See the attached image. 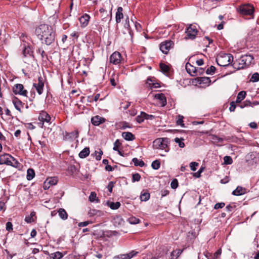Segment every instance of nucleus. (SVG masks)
<instances>
[{
	"instance_id": "1",
	"label": "nucleus",
	"mask_w": 259,
	"mask_h": 259,
	"mask_svg": "<svg viewBox=\"0 0 259 259\" xmlns=\"http://www.w3.org/2000/svg\"><path fill=\"white\" fill-rule=\"evenodd\" d=\"M35 34L42 44L50 45L54 42L55 34L51 26L41 24L35 29Z\"/></svg>"
},
{
	"instance_id": "2",
	"label": "nucleus",
	"mask_w": 259,
	"mask_h": 259,
	"mask_svg": "<svg viewBox=\"0 0 259 259\" xmlns=\"http://www.w3.org/2000/svg\"><path fill=\"white\" fill-rule=\"evenodd\" d=\"M169 139L167 138H159L153 142V147L155 149L164 150L165 152L169 151L168 144Z\"/></svg>"
},
{
	"instance_id": "3",
	"label": "nucleus",
	"mask_w": 259,
	"mask_h": 259,
	"mask_svg": "<svg viewBox=\"0 0 259 259\" xmlns=\"http://www.w3.org/2000/svg\"><path fill=\"white\" fill-rule=\"evenodd\" d=\"M233 60V57L230 54H220L216 58L217 64L220 66H228Z\"/></svg>"
},
{
	"instance_id": "4",
	"label": "nucleus",
	"mask_w": 259,
	"mask_h": 259,
	"mask_svg": "<svg viewBox=\"0 0 259 259\" xmlns=\"http://www.w3.org/2000/svg\"><path fill=\"white\" fill-rule=\"evenodd\" d=\"M186 69L187 72L192 76H196L198 74H200L203 71V69L202 68H198L197 69L196 67L193 66L189 63H187L186 64Z\"/></svg>"
},
{
	"instance_id": "5",
	"label": "nucleus",
	"mask_w": 259,
	"mask_h": 259,
	"mask_svg": "<svg viewBox=\"0 0 259 259\" xmlns=\"http://www.w3.org/2000/svg\"><path fill=\"white\" fill-rule=\"evenodd\" d=\"M253 57L251 55H246L242 56L239 60V64L242 66L240 68L248 66L252 63Z\"/></svg>"
},
{
	"instance_id": "6",
	"label": "nucleus",
	"mask_w": 259,
	"mask_h": 259,
	"mask_svg": "<svg viewBox=\"0 0 259 259\" xmlns=\"http://www.w3.org/2000/svg\"><path fill=\"white\" fill-rule=\"evenodd\" d=\"M238 11L239 13L244 15H251L253 13V7L249 5H243L241 6L239 9Z\"/></svg>"
},
{
	"instance_id": "7",
	"label": "nucleus",
	"mask_w": 259,
	"mask_h": 259,
	"mask_svg": "<svg viewBox=\"0 0 259 259\" xmlns=\"http://www.w3.org/2000/svg\"><path fill=\"white\" fill-rule=\"evenodd\" d=\"M197 32L198 31L195 26L191 25L186 31V36L185 38L193 39L195 38Z\"/></svg>"
},
{
	"instance_id": "8",
	"label": "nucleus",
	"mask_w": 259,
	"mask_h": 259,
	"mask_svg": "<svg viewBox=\"0 0 259 259\" xmlns=\"http://www.w3.org/2000/svg\"><path fill=\"white\" fill-rule=\"evenodd\" d=\"M173 46L174 42L172 41L166 40L161 43L160 49L163 53L167 54Z\"/></svg>"
},
{
	"instance_id": "9",
	"label": "nucleus",
	"mask_w": 259,
	"mask_h": 259,
	"mask_svg": "<svg viewBox=\"0 0 259 259\" xmlns=\"http://www.w3.org/2000/svg\"><path fill=\"white\" fill-rule=\"evenodd\" d=\"M13 93L15 95H20L24 97L27 96V91L24 90V86L22 84H16L13 88Z\"/></svg>"
},
{
	"instance_id": "10",
	"label": "nucleus",
	"mask_w": 259,
	"mask_h": 259,
	"mask_svg": "<svg viewBox=\"0 0 259 259\" xmlns=\"http://www.w3.org/2000/svg\"><path fill=\"white\" fill-rule=\"evenodd\" d=\"M121 56L120 53L115 52L110 57V62L114 64H118L121 62Z\"/></svg>"
},
{
	"instance_id": "11",
	"label": "nucleus",
	"mask_w": 259,
	"mask_h": 259,
	"mask_svg": "<svg viewBox=\"0 0 259 259\" xmlns=\"http://www.w3.org/2000/svg\"><path fill=\"white\" fill-rule=\"evenodd\" d=\"M38 83H34L33 87L35 88L37 92L39 95H41L43 92V88L44 86V83L42 80V78L41 77L38 78Z\"/></svg>"
},
{
	"instance_id": "12",
	"label": "nucleus",
	"mask_w": 259,
	"mask_h": 259,
	"mask_svg": "<svg viewBox=\"0 0 259 259\" xmlns=\"http://www.w3.org/2000/svg\"><path fill=\"white\" fill-rule=\"evenodd\" d=\"M138 252L135 250H132L130 252L125 254H120L115 257V259H131L135 256Z\"/></svg>"
},
{
	"instance_id": "13",
	"label": "nucleus",
	"mask_w": 259,
	"mask_h": 259,
	"mask_svg": "<svg viewBox=\"0 0 259 259\" xmlns=\"http://www.w3.org/2000/svg\"><path fill=\"white\" fill-rule=\"evenodd\" d=\"M105 121L106 119L104 118L99 115L95 116L91 118L92 123L95 126H98L100 124L105 122Z\"/></svg>"
},
{
	"instance_id": "14",
	"label": "nucleus",
	"mask_w": 259,
	"mask_h": 259,
	"mask_svg": "<svg viewBox=\"0 0 259 259\" xmlns=\"http://www.w3.org/2000/svg\"><path fill=\"white\" fill-rule=\"evenodd\" d=\"M38 120L42 122V124H43L44 122H50L51 117L46 111H42L38 116Z\"/></svg>"
},
{
	"instance_id": "15",
	"label": "nucleus",
	"mask_w": 259,
	"mask_h": 259,
	"mask_svg": "<svg viewBox=\"0 0 259 259\" xmlns=\"http://www.w3.org/2000/svg\"><path fill=\"white\" fill-rule=\"evenodd\" d=\"M123 9L121 7H119L117 8V12L116 13V22L119 23L120 22L121 20L123 18V14L122 13Z\"/></svg>"
},
{
	"instance_id": "16",
	"label": "nucleus",
	"mask_w": 259,
	"mask_h": 259,
	"mask_svg": "<svg viewBox=\"0 0 259 259\" xmlns=\"http://www.w3.org/2000/svg\"><path fill=\"white\" fill-rule=\"evenodd\" d=\"M15 159L9 154H4L0 156V162H12Z\"/></svg>"
},
{
	"instance_id": "17",
	"label": "nucleus",
	"mask_w": 259,
	"mask_h": 259,
	"mask_svg": "<svg viewBox=\"0 0 259 259\" xmlns=\"http://www.w3.org/2000/svg\"><path fill=\"white\" fill-rule=\"evenodd\" d=\"M90 17L88 14H84L79 18L82 27H85L89 23Z\"/></svg>"
},
{
	"instance_id": "18",
	"label": "nucleus",
	"mask_w": 259,
	"mask_h": 259,
	"mask_svg": "<svg viewBox=\"0 0 259 259\" xmlns=\"http://www.w3.org/2000/svg\"><path fill=\"white\" fill-rule=\"evenodd\" d=\"M196 79L198 83L205 84L207 85H209L211 82L210 79L208 77H199Z\"/></svg>"
},
{
	"instance_id": "19",
	"label": "nucleus",
	"mask_w": 259,
	"mask_h": 259,
	"mask_svg": "<svg viewBox=\"0 0 259 259\" xmlns=\"http://www.w3.org/2000/svg\"><path fill=\"white\" fill-rule=\"evenodd\" d=\"M155 97L160 101L161 106H164L166 104V99L164 94H157L155 95Z\"/></svg>"
},
{
	"instance_id": "20",
	"label": "nucleus",
	"mask_w": 259,
	"mask_h": 259,
	"mask_svg": "<svg viewBox=\"0 0 259 259\" xmlns=\"http://www.w3.org/2000/svg\"><path fill=\"white\" fill-rule=\"evenodd\" d=\"M36 219V217L35 216V212L32 211L30 215L25 217V221L27 223H30L32 222H34L35 221Z\"/></svg>"
},
{
	"instance_id": "21",
	"label": "nucleus",
	"mask_w": 259,
	"mask_h": 259,
	"mask_svg": "<svg viewBox=\"0 0 259 259\" xmlns=\"http://www.w3.org/2000/svg\"><path fill=\"white\" fill-rule=\"evenodd\" d=\"M102 154V151L100 149H99L98 150H96L94 153H92L91 156L95 157L96 160L99 161L101 160Z\"/></svg>"
},
{
	"instance_id": "22",
	"label": "nucleus",
	"mask_w": 259,
	"mask_h": 259,
	"mask_svg": "<svg viewBox=\"0 0 259 259\" xmlns=\"http://www.w3.org/2000/svg\"><path fill=\"white\" fill-rule=\"evenodd\" d=\"M59 215L61 219L66 220L68 218V214L66 210L63 208H59L58 210Z\"/></svg>"
},
{
	"instance_id": "23",
	"label": "nucleus",
	"mask_w": 259,
	"mask_h": 259,
	"mask_svg": "<svg viewBox=\"0 0 259 259\" xmlns=\"http://www.w3.org/2000/svg\"><path fill=\"white\" fill-rule=\"evenodd\" d=\"M122 136L127 141H132L135 139L134 135L130 132H123L122 134Z\"/></svg>"
},
{
	"instance_id": "24",
	"label": "nucleus",
	"mask_w": 259,
	"mask_h": 259,
	"mask_svg": "<svg viewBox=\"0 0 259 259\" xmlns=\"http://www.w3.org/2000/svg\"><path fill=\"white\" fill-rule=\"evenodd\" d=\"M22 53L24 57H26L31 56L32 51L30 47L25 46L23 48Z\"/></svg>"
},
{
	"instance_id": "25",
	"label": "nucleus",
	"mask_w": 259,
	"mask_h": 259,
	"mask_svg": "<svg viewBox=\"0 0 259 259\" xmlns=\"http://www.w3.org/2000/svg\"><path fill=\"white\" fill-rule=\"evenodd\" d=\"M90 154V148L89 147L84 148L79 153V156L81 158H83L88 156Z\"/></svg>"
},
{
	"instance_id": "26",
	"label": "nucleus",
	"mask_w": 259,
	"mask_h": 259,
	"mask_svg": "<svg viewBox=\"0 0 259 259\" xmlns=\"http://www.w3.org/2000/svg\"><path fill=\"white\" fill-rule=\"evenodd\" d=\"M245 193V190L243 189L241 187H237L236 189L234 190L232 192V194L236 196H240L241 195Z\"/></svg>"
},
{
	"instance_id": "27",
	"label": "nucleus",
	"mask_w": 259,
	"mask_h": 259,
	"mask_svg": "<svg viewBox=\"0 0 259 259\" xmlns=\"http://www.w3.org/2000/svg\"><path fill=\"white\" fill-rule=\"evenodd\" d=\"M246 92L245 91H241L237 95L236 99V103H240L245 98L246 96Z\"/></svg>"
},
{
	"instance_id": "28",
	"label": "nucleus",
	"mask_w": 259,
	"mask_h": 259,
	"mask_svg": "<svg viewBox=\"0 0 259 259\" xmlns=\"http://www.w3.org/2000/svg\"><path fill=\"white\" fill-rule=\"evenodd\" d=\"M13 103L16 109L18 111H20L21 108L22 107V102H21V101H20L18 99L15 98L13 100Z\"/></svg>"
},
{
	"instance_id": "29",
	"label": "nucleus",
	"mask_w": 259,
	"mask_h": 259,
	"mask_svg": "<svg viewBox=\"0 0 259 259\" xmlns=\"http://www.w3.org/2000/svg\"><path fill=\"white\" fill-rule=\"evenodd\" d=\"M63 257V254L61 252L57 251L50 254V259H61Z\"/></svg>"
},
{
	"instance_id": "30",
	"label": "nucleus",
	"mask_w": 259,
	"mask_h": 259,
	"mask_svg": "<svg viewBox=\"0 0 259 259\" xmlns=\"http://www.w3.org/2000/svg\"><path fill=\"white\" fill-rule=\"evenodd\" d=\"M35 176V172L33 169L28 168L27 171V179L28 180H31Z\"/></svg>"
},
{
	"instance_id": "31",
	"label": "nucleus",
	"mask_w": 259,
	"mask_h": 259,
	"mask_svg": "<svg viewBox=\"0 0 259 259\" xmlns=\"http://www.w3.org/2000/svg\"><path fill=\"white\" fill-rule=\"evenodd\" d=\"M102 21L106 22L107 21H110L111 20V14L109 15L107 12L105 14H102Z\"/></svg>"
},
{
	"instance_id": "32",
	"label": "nucleus",
	"mask_w": 259,
	"mask_h": 259,
	"mask_svg": "<svg viewBox=\"0 0 259 259\" xmlns=\"http://www.w3.org/2000/svg\"><path fill=\"white\" fill-rule=\"evenodd\" d=\"M182 253V250L180 249H178L175 251H174L171 253V259H176L179 256V255Z\"/></svg>"
},
{
	"instance_id": "33",
	"label": "nucleus",
	"mask_w": 259,
	"mask_h": 259,
	"mask_svg": "<svg viewBox=\"0 0 259 259\" xmlns=\"http://www.w3.org/2000/svg\"><path fill=\"white\" fill-rule=\"evenodd\" d=\"M120 206V203L119 202H110L109 206L112 209H118Z\"/></svg>"
},
{
	"instance_id": "34",
	"label": "nucleus",
	"mask_w": 259,
	"mask_h": 259,
	"mask_svg": "<svg viewBox=\"0 0 259 259\" xmlns=\"http://www.w3.org/2000/svg\"><path fill=\"white\" fill-rule=\"evenodd\" d=\"M47 181H48V183L51 185H55L58 182V180L57 178L55 177L48 178L47 179Z\"/></svg>"
},
{
	"instance_id": "35",
	"label": "nucleus",
	"mask_w": 259,
	"mask_h": 259,
	"mask_svg": "<svg viewBox=\"0 0 259 259\" xmlns=\"http://www.w3.org/2000/svg\"><path fill=\"white\" fill-rule=\"evenodd\" d=\"M131 224H137L140 222V220L136 217H132L128 219Z\"/></svg>"
},
{
	"instance_id": "36",
	"label": "nucleus",
	"mask_w": 259,
	"mask_h": 259,
	"mask_svg": "<svg viewBox=\"0 0 259 259\" xmlns=\"http://www.w3.org/2000/svg\"><path fill=\"white\" fill-rule=\"evenodd\" d=\"M150 198V194L148 193H144L140 196V198L142 201H147Z\"/></svg>"
},
{
	"instance_id": "37",
	"label": "nucleus",
	"mask_w": 259,
	"mask_h": 259,
	"mask_svg": "<svg viewBox=\"0 0 259 259\" xmlns=\"http://www.w3.org/2000/svg\"><path fill=\"white\" fill-rule=\"evenodd\" d=\"M143 112H141L140 115L137 116L136 118V121L139 123H142L145 120V117L143 115Z\"/></svg>"
},
{
	"instance_id": "38",
	"label": "nucleus",
	"mask_w": 259,
	"mask_h": 259,
	"mask_svg": "<svg viewBox=\"0 0 259 259\" xmlns=\"http://www.w3.org/2000/svg\"><path fill=\"white\" fill-rule=\"evenodd\" d=\"M179 186L178 181L177 179H174L170 184V187L173 189H176Z\"/></svg>"
},
{
	"instance_id": "39",
	"label": "nucleus",
	"mask_w": 259,
	"mask_h": 259,
	"mask_svg": "<svg viewBox=\"0 0 259 259\" xmlns=\"http://www.w3.org/2000/svg\"><path fill=\"white\" fill-rule=\"evenodd\" d=\"M124 27L128 30V32L131 34V27L128 17H127L125 20Z\"/></svg>"
},
{
	"instance_id": "40",
	"label": "nucleus",
	"mask_w": 259,
	"mask_h": 259,
	"mask_svg": "<svg viewBox=\"0 0 259 259\" xmlns=\"http://www.w3.org/2000/svg\"><path fill=\"white\" fill-rule=\"evenodd\" d=\"M160 67L161 71L163 72H167L169 71V67L167 65L165 64L161 63L160 64Z\"/></svg>"
},
{
	"instance_id": "41",
	"label": "nucleus",
	"mask_w": 259,
	"mask_h": 259,
	"mask_svg": "<svg viewBox=\"0 0 259 259\" xmlns=\"http://www.w3.org/2000/svg\"><path fill=\"white\" fill-rule=\"evenodd\" d=\"M250 80L252 82H256L259 80V74L258 73H254L252 74Z\"/></svg>"
},
{
	"instance_id": "42",
	"label": "nucleus",
	"mask_w": 259,
	"mask_h": 259,
	"mask_svg": "<svg viewBox=\"0 0 259 259\" xmlns=\"http://www.w3.org/2000/svg\"><path fill=\"white\" fill-rule=\"evenodd\" d=\"M215 70V67L213 66H211L209 68H207L206 71V73L207 74H212L214 73Z\"/></svg>"
},
{
	"instance_id": "43",
	"label": "nucleus",
	"mask_w": 259,
	"mask_h": 259,
	"mask_svg": "<svg viewBox=\"0 0 259 259\" xmlns=\"http://www.w3.org/2000/svg\"><path fill=\"white\" fill-rule=\"evenodd\" d=\"M96 194L94 192H92L89 196V200L91 202H94L96 200Z\"/></svg>"
},
{
	"instance_id": "44",
	"label": "nucleus",
	"mask_w": 259,
	"mask_h": 259,
	"mask_svg": "<svg viewBox=\"0 0 259 259\" xmlns=\"http://www.w3.org/2000/svg\"><path fill=\"white\" fill-rule=\"evenodd\" d=\"M205 168V166H201V168L199 169V170L193 174V176L196 178H199L200 177L201 173L203 171V169Z\"/></svg>"
},
{
	"instance_id": "45",
	"label": "nucleus",
	"mask_w": 259,
	"mask_h": 259,
	"mask_svg": "<svg viewBox=\"0 0 259 259\" xmlns=\"http://www.w3.org/2000/svg\"><path fill=\"white\" fill-rule=\"evenodd\" d=\"M183 117L181 115H179L178 119L177 120V124L180 125L182 127H185L184 124L183 123Z\"/></svg>"
},
{
	"instance_id": "46",
	"label": "nucleus",
	"mask_w": 259,
	"mask_h": 259,
	"mask_svg": "<svg viewBox=\"0 0 259 259\" xmlns=\"http://www.w3.org/2000/svg\"><path fill=\"white\" fill-rule=\"evenodd\" d=\"M140 178H141L140 175L139 174L136 173V174L133 175L132 181L133 182H135L136 181L138 182V181H140Z\"/></svg>"
},
{
	"instance_id": "47",
	"label": "nucleus",
	"mask_w": 259,
	"mask_h": 259,
	"mask_svg": "<svg viewBox=\"0 0 259 259\" xmlns=\"http://www.w3.org/2000/svg\"><path fill=\"white\" fill-rule=\"evenodd\" d=\"M143 115L144 116L145 119L153 120L155 118L154 115L148 114L144 112H143Z\"/></svg>"
},
{
	"instance_id": "48",
	"label": "nucleus",
	"mask_w": 259,
	"mask_h": 259,
	"mask_svg": "<svg viewBox=\"0 0 259 259\" xmlns=\"http://www.w3.org/2000/svg\"><path fill=\"white\" fill-rule=\"evenodd\" d=\"M175 141L179 144V146L181 148H183L185 146V144L183 141H182L179 138H176L175 139Z\"/></svg>"
},
{
	"instance_id": "49",
	"label": "nucleus",
	"mask_w": 259,
	"mask_h": 259,
	"mask_svg": "<svg viewBox=\"0 0 259 259\" xmlns=\"http://www.w3.org/2000/svg\"><path fill=\"white\" fill-rule=\"evenodd\" d=\"M102 213L101 211L96 210V209H93L90 210L89 214L90 215H100V214Z\"/></svg>"
},
{
	"instance_id": "50",
	"label": "nucleus",
	"mask_w": 259,
	"mask_h": 259,
	"mask_svg": "<svg viewBox=\"0 0 259 259\" xmlns=\"http://www.w3.org/2000/svg\"><path fill=\"white\" fill-rule=\"evenodd\" d=\"M225 205V203L224 202H220V203H216L214 206V208L215 209H218L219 208H222L223 207H224Z\"/></svg>"
},
{
	"instance_id": "51",
	"label": "nucleus",
	"mask_w": 259,
	"mask_h": 259,
	"mask_svg": "<svg viewBox=\"0 0 259 259\" xmlns=\"http://www.w3.org/2000/svg\"><path fill=\"white\" fill-rule=\"evenodd\" d=\"M100 96V95L99 94H97L96 95V96L94 97V98H93V96H89L88 97V99H89V100H90V102H91L92 100H94L96 102L99 99Z\"/></svg>"
},
{
	"instance_id": "52",
	"label": "nucleus",
	"mask_w": 259,
	"mask_h": 259,
	"mask_svg": "<svg viewBox=\"0 0 259 259\" xmlns=\"http://www.w3.org/2000/svg\"><path fill=\"white\" fill-rule=\"evenodd\" d=\"M76 168L74 165H71L68 168V170L70 174H73L76 170Z\"/></svg>"
},
{
	"instance_id": "53",
	"label": "nucleus",
	"mask_w": 259,
	"mask_h": 259,
	"mask_svg": "<svg viewBox=\"0 0 259 259\" xmlns=\"http://www.w3.org/2000/svg\"><path fill=\"white\" fill-rule=\"evenodd\" d=\"M198 163H190V167L191 169L193 171H195L196 170V167L198 166Z\"/></svg>"
},
{
	"instance_id": "54",
	"label": "nucleus",
	"mask_w": 259,
	"mask_h": 259,
	"mask_svg": "<svg viewBox=\"0 0 259 259\" xmlns=\"http://www.w3.org/2000/svg\"><path fill=\"white\" fill-rule=\"evenodd\" d=\"M116 167L117 166L116 165L114 166H111L110 165H106L105 168L107 171H113Z\"/></svg>"
},
{
	"instance_id": "55",
	"label": "nucleus",
	"mask_w": 259,
	"mask_h": 259,
	"mask_svg": "<svg viewBox=\"0 0 259 259\" xmlns=\"http://www.w3.org/2000/svg\"><path fill=\"white\" fill-rule=\"evenodd\" d=\"M119 142H118V140H116L114 143V146L113 147V149L115 151H118L119 153L121 155V152L119 151V150H118V146L119 145Z\"/></svg>"
},
{
	"instance_id": "56",
	"label": "nucleus",
	"mask_w": 259,
	"mask_h": 259,
	"mask_svg": "<svg viewBox=\"0 0 259 259\" xmlns=\"http://www.w3.org/2000/svg\"><path fill=\"white\" fill-rule=\"evenodd\" d=\"M114 187V183L113 182H110L107 186V188L108 189V191L111 193L112 192V189Z\"/></svg>"
},
{
	"instance_id": "57",
	"label": "nucleus",
	"mask_w": 259,
	"mask_h": 259,
	"mask_svg": "<svg viewBox=\"0 0 259 259\" xmlns=\"http://www.w3.org/2000/svg\"><path fill=\"white\" fill-rule=\"evenodd\" d=\"M6 230L10 231L13 230V225L11 222H7L6 223Z\"/></svg>"
},
{
	"instance_id": "58",
	"label": "nucleus",
	"mask_w": 259,
	"mask_h": 259,
	"mask_svg": "<svg viewBox=\"0 0 259 259\" xmlns=\"http://www.w3.org/2000/svg\"><path fill=\"white\" fill-rule=\"evenodd\" d=\"M70 137L73 138H77L78 137V132L77 131H75L73 132H72L70 134Z\"/></svg>"
},
{
	"instance_id": "59",
	"label": "nucleus",
	"mask_w": 259,
	"mask_h": 259,
	"mask_svg": "<svg viewBox=\"0 0 259 259\" xmlns=\"http://www.w3.org/2000/svg\"><path fill=\"white\" fill-rule=\"evenodd\" d=\"M160 163H152L151 166L154 169H158L160 167Z\"/></svg>"
},
{
	"instance_id": "60",
	"label": "nucleus",
	"mask_w": 259,
	"mask_h": 259,
	"mask_svg": "<svg viewBox=\"0 0 259 259\" xmlns=\"http://www.w3.org/2000/svg\"><path fill=\"white\" fill-rule=\"evenodd\" d=\"M236 108V106L235 103L233 102H232L230 103V106L229 107V110L231 112L234 111Z\"/></svg>"
},
{
	"instance_id": "61",
	"label": "nucleus",
	"mask_w": 259,
	"mask_h": 259,
	"mask_svg": "<svg viewBox=\"0 0 259 259\" xmlns=\"http://www.w3.org/2000/svg\"><path fill=\"white\" fill-rule=\"evenodd\" d=\"M221 249H220L219 250H218L215 252V253L214 254V255H213V257H214L216 259H218V258L219 257V256L221 255Z\"/></svg>"
},
{
	"instance_id": "62",
	"label": "nucleus",
	"mask_w": 259,
	"mask_h": 259,
	"mask_svg": "<svg viewBox=\"0 0 259 259\" xmlns=\"http://www.w3.org/2000/svg\"><path fill=\"white\" fill-rule=\"evenodd\" d=\"M90 224V222L89 221H85L83 222H80L78 223V226L79 227H85L88 226Z\"/></svg>"
},
{
	"instance_id": "63",
	"label": "nucleus",
	"mask_w": 259,
	"mask_h": 259,
	"mask_svg": "<svg viewBox=\"0 0 259 259\" xmlns=\"http://www.w3.org/2000/svg\"><path fill=\"white\" fill-rule=\"evenodd\" d=\"M5 203L3 201H0V211L5 210Z\"/></svg>"
},
{
	"instance_id": "64",
	"label": "nucleus",
	"mask_w": 259,
	"mask_h": 259,
	"mask_svg": "<svg viewBox=\"0 0 259 259\" xmlns=\"http://www.w3.org/2000/svg\"><path fill=\"white\" fill-rule=\"evenodd\" d=\"M224 162H232V159L229 156H226L224 157Z\"/></svg>"
}]
</instances>
